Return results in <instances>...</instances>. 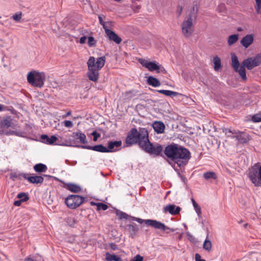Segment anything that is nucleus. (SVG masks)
Wrapping results in <instances>:
<instances>
[{"instance_id": "1", "label": "nucleus", "mask_w": 261, "mask_h": 261, "mask_svg": "<svg viewBox=\"0 0 261 261\" xmlns=\"http://www.w3.org/2000/svg\"><path fill=\"white\" fill-rule=\"evenodd\" d=\"M149 133L145 128H132L125 138L127 147L137 144L144 151L153 156L164 158V146L158 143H152L149 140Z\"/></svg>"}, {"instance_id": "31", "label": "nucleus", "mask_w": 261, "mask_h": 261, "mask_svg": "<svg viewBox=\"0 0 261 261\" xmlns=\"http://www.w3.org/2000/svg\"><path fill=\"white\" fill-rule=\"evenodd\" d=\"M90 204L91 205H96L97 206V210L100 211V210H103L106 211L108 208V206L105 203H95L93 201H91L90 202Z\"/></svg>"}, {"instance_id": "29", "label": "nucleus", "mask_w": 261, "mask_h": 261, "mask_svg": "<svg viewBox=\"0 0 261 261\" xmlns=\"http://www.w3.org/2000/svg\"><path fill=\"white\" fill-rule=\"evenodd\" d=\"M34 170L38 173L45 172L47 170V166L42 163H38L36 164L34 167Z\"/></svg>"}, {"instance_id": "63", "label": "nucleus", "mask_w": 261, "mask_h": 261, "mask_svg": "<svg viewBox=\"0 0 261 261\" xmlns=\"http://www.w3.org/2000/svg\"><path fill=\"white\" fill-rule=\"evenodd\" d=\"M178 175L181 177H182L181 175L180 174V173H178Z\"/></svg>"}, {"instance_id": "15", "label": "nucleus", "mask_w": 261, "mask_h": 261, "mask_svg": "<svg viewBox=\"0 0 261 261\" xmlns=\"http://www.w3.org/2000/svg\"><path fill=\"white\" fill-rule=\"evenodd\" d=\"M254 37L253 34L246 35L241 40L240 43L241 45L246 48H248L253 42Z\"/></svg>"}, {"instance_id": "19", "label": "nucleus", "mask_w": 261, "mask_h": 261, "mask_svg": "<svg viewBox=\"0 0 261 261\" xmlns=\"http://www.w3.org/2000/svg\"><path fill=\"white\" fill-rule=\"evenodd\" d=\"M13 119L11 116H7L3 119L0 122V126L3 129L12 127Z\"/></svg>"}, {"instance_id": "56", "label": "nucleus", "mask_w": 261, "mask_h": 261, "mask_svg": "<svg viewBox=\"0 0 261 261\" xmlns=\"http://www.w3.org/2000/svg\"><path fill=\"white\" fill-rule=\"evenodd\" d=\"M22 202H24V201H23V200H20V199H19V200H15V201L14 202L13 204H14V205H15V206H20V205L21 204V203H22Z\"/></svg>"}, {"instance_id": "55", "label": "nucleus", "mask_w": 261, "mask_h": 261, "mask_svg": "<svg viewBox=\"0 0 261 261\" xmlns=\"http://www.w3.org/2000/svg\"><path fill=\"white\" fill-rule=\"evenodd\" d=\"M195 257V261H206L205 260H204L203 259H201L200 255L198 253H196Z\"/></svg>"}, {"instance_id": "57", "label": "nucleus", "mask_w": 261, "mask_h": 261, "mask_svg": "<svg viewBox=\"0 0 261 261\" xmlns=\"http://www.w3.org/2000/svg\"><path fill=\"white\" fill-rule=\"evenodd\" d=\"M110 247L113 250H116L118 249L117 245L113 243H112L110 244Z\"/></svg>"}, {"instance_id": "17", "label": "nucleus", "mask_w": 261, "mask_h": 261, "mask_svg": "<svg viewBox=\"0 0 261 261\" xmlns=\"http://www.w3.org/2000/svg\"><path fill=\"white\" fill-rule=\"evenodd\" d=\"M164 210L165 212H168L172 215H176L179 214L181 208L174 204H169L164 207Z\"/></svg>"}, {"instance_id": "58", "label": "nucleus", "mask_w": 261, "mask_h": 261, "mask_svg": "<svg viewBox=\"0 0 261 261\" xmlns=\"http://www.w3.org/2000/svg\"><path fill=\"white\" fill-rule=\"evenodd\" d=\"M87 38L86 36H83V37H81L80 39V41H79L80 43L81 44L85 43Z\"/></svg>"}, {"instance_id": "52", "label": "nucleus", "mask_w": 261, "mask_h": 261, "mask_svg": "<svg viewBox=\"0 0 261 261\" xmlns=\"http://www.w3.org/2000/svg\"><path fill=\"white\" fill-rule=\"evenodd\" d=\"M225 6L224 4H221L219 5L218 10L219 12H224L225 10Z\"/></svg>"}, {"instance_id": "54", "label": "nucleus", "mask_w": 261, "mask_h": 261, "mask_svg": "<svg viewBox=\"0 0 261 261\" xmlns=\"http://www.w3.org/2000/svg\"><path fill=\"white\" fill-rule=\"evenodd\" d=\"M182 6L178 5L177 7V13H178V16H180L182 13Z\"/></svg>"}, {"instance_id": "24", "label": "nucleus", "mask_w": 261, "mask_h": 261, "mask_svg": "<svg viewBox=\"0 0 261 261\" xmlns=\"http://www.w3.org/2000/svg\"><path fill=\"white\" fill-rule=\"evenodd\" d=\"M105 62L106 58L104 56L98 58L96 61H95V59L94 58V65L95 66V68L100 70L105 65Z\"/></svg>"}, {"instance_id": "38", "label": "nucleus", "mask_w": 261, "mask_h": 261, "mask_svg": "<svg viewBox=\"0 0 261 261\" xmlns=\"http://www.w3.org/2000/svg\"><path fill=\"white\" fill-rule=\"evenodd\" d=\"M17 197L20 200H22L24 202H25L29 199L28 194L23 192L19 193L17 195Z\"/></svg>"}, {"instance_id": "4", "label": "nucleus", "mask_w": 261, "mask_h": 261, "mask_svg": "<svg viewBox=\"0 0 261 261\" xmlns=\"http://www.w3.org/2000/svg\"><path fill=\"white\" fill-rule=\"evenodd\" d=\"M261 63V54H258L255 56L248 58L242 62L240 76L243 80L247 79L246 71L245 68L248 70H251L253 68L259 66Z\"/></svg>"}, {"instance_id": "46", "label": "nucleus", "mask_w": 261, "mask_h": 261, "mask_svg": "<svg viewBox=\"0 0 261 261\" xmlns=\"http://www.w3.org/2000/svg\"><path fill=\"white\" fill-rule=\"evenodd\" d=\"M20 134V132H18L16 131H14V130L8 131V132H6V133H5V134L6 135H15L17 136H21Z\"/></svg>"}, {"instance_id": "49", "label": "nucleus", "mask_w": 261, "mask_h": 261, "mask_svg": "<svg viewBox=\"0 0 261 261\" xmlns=\"http://www.w3.org/2000/svg\"><path fill=\"white\" fill-rule=\"evenodd\" d=\"M63 123L64 125L68 128L72 127L73 125L72 122L70 120H65Z\"/></svg>"}, {"instance_id": "37", "label": "nucleus", "mask_w": 261, "mask_h": 261, "mask_svg": "<svg viewBox=\"0 0 261 261\" xmlns=\"http://www.w3.org/2000/svg\"><path fill=\"white\" fill-rule=\"evenodd\" d=\"M192 202L193 206L194 207V209L195 210V212H196L198 216L199 217H200L201 215V207L196 203V202L195 201V200L193 198L192 199Z\"/></svg>"}, {"instance_id": "59", "label": "nucleus", "mask_w": 261, "mask_h": 261, "mask_svg": "<svg viewBox=\"0 0 261 261\" xmlns=\"http://www.w3.org/2000/svg\"><path fill=\"white\" fill-rule=\"evenodd\" d=\"M24 261H37V260L33 257L29 256L25 258Z\"/></svg>"}, {"instance_id": "14", "label": "nucleus", "mask_w": 261, "mask_h": 261, "mask_svg": "<svg viewBox=\"0 0 261 261\" xmlns=\"http://www.w3.org/2000/svg\"><path fill=\"white\" fill-rule=\"evenodd\" d=\"M105 33L109 40L113 41L117 44H120L121 42L122 39L111 30H106Z\"/></svg>"}, {"instance_id": "26", "label": "nucleus", "mask_w": 261, "mask_h": 261, "mask_svg": "<svg viewBox=\"0 0 261 261\" xmlns=\"http://www.w3.org/2000/svg\"><path fill=\"white\" fill-rule=\"evenodd\" d=\"M67 190L71 192L78 193L82 190L81 187L73 183H68L66 185Z\"/></svg>"}, {"instance_id": "7", "label": "nucleus", "mask_w": 261, "mask_h": 261, "mask_svg": "<svg viewBox=\"0 0 261 261\" xmlns=\"http://www.w3.org/2000/svg\"><path fill=\"white\" fill-rule=\"evenodd\" d=\"M248 177L255 187L261 186V166L256 164L249 171Z\"/></svg>"}, {"instance_id": "20", "label": "nucleus", "mask_w": 261, "mask_h": 261, "mask_svg": "<svg viewBox=\"0 0 261 261\" xmlns=\"http://www.w3.org/2000/svg\"><path fill=\"white\" fill-rule=\"evenodd\" d=\"M41 141L44 143L53 145L57 140V138L55 136H51L49 138L47 135H42L40 137Z\"/></svg>"}, {"instance_id": "47", "label": "nucleus", "mask_w": 261, "mask_h": 261, "mask_svg": "<svg viewBox=\"0 0 261 261\" xmlns=\"http://www.w3.org/2000/svg\"><path fill=\"white\" fill-rule=\"evenodd\" d=\"M23 173H17L16 172H13L11 174V178L14 179L15 178H20L22 177L21 174Z\"/></svg>"}, {"instance_id": "5", "label": "nucleus", "mask_w": 261, "mask_h": 261, "mask_svg": "<svg viewBox=\"0 0 261 261\" xmlns=\"http://www.w3.org/2000/svg\"><path fill=\"white\" fill-rule=\"evenodd\" d=\"M28 83L34 87L41 88L45 80V75L43 72L33 70L29 72L27 75Z\"/></svg>"}, {"instance_id": "40", "label": "nucleus", "mask_w": 261, "mask_h": 261, "mask_svg": "<svg viewBox=\"0 0 261 261\" xmlns=\"http://www.w3.org/2000/svg\"><path fill=\"white\" fill-rule=\"evenodd\" d=\"M9 111L11 112L12 113H14V111H15V110L13 109L12 107H10L9 108L6 106H4L2 104H0V112L1 111Z\"/></svg>"}, {"instance_id": "30", "label": "nucleus", "mask_w": 261, "mask_h": 261, "mask_svg": "<svg viewBox=\"0 0 261 261\" xmlns=\"http://www.w3.org/2000/svg\"><path fill=\"white\" fill-rule=\"evenodd\" d=\"M106 259L107 261H123L120 257L109 252L106 253Z\"/></svg>"}, {"instance_id": "32", "label": "nucleus", "mask_w": 261, "mask_h": 261, "mask_svg": "<svg viewBox=\"0 0 261 261\" xmlns=\"http://www.w3.org/2000/svg\"><path fill=\"white\" fill-rule=\"evenodd\" d=\"M239 39V35L233 34L228 37V44L229 46H231L234 44Z\"/></svg>"}, {"instance_id": "23", "label": "nucleus", "mask_w": 261, "mask_h": 261, "mask_svg": "<svg viewBox=\"0 0 261 261\" xmlns=\"http://www.w3.org/2000/svg\"><path fill=\"white\" fill-rule=\"evenodd\" d=\"M65 222L70 227L75 228L78 225L79 221L74 217H68L65 219Z\"/></svg>"}, {"instance_id": "51", "label": "nucleus", "mask_w": 261, "mask_h": 261, "mask_svg": "<svg viewBox=\"0 0 261 261\" xmlns=\"http://www.w3.org/2000/svg\"><path fill=\"white\" fill-rule=\"evenodd\" d=\"M98 19H99V23L101 25H102L103 29H105V28H106V27H105L106 22L103 20L102 17L101 16H100V15L98 16Z\"/></svg>"}, {"instance_id": "22", "label": "nucleus", "mask_w": 261, "mask_h": 261, "mask_svg": "<svg viewBox=\"0 0 261 261\" xmlns=\"http://www.w3.org/2000/svg\"><path fill=\"white\" fill-rule=\"evenodd\" d=\"M121 144L122 142L121 141H114L109 142L107 148V149L109 150L108 152L116 151L117 149H115L114 148L115 147L118 148L120 147Z\"/></svg>"}, {"instance_id": "33", "label": "nucleus", "mask_w": 261, "mask_h": 261, "mask_svg": "<svg viewBox=\"0 0 261 261\" xmlns=\"http://www.w3.org/2000/svg\"><path fill=\"white\" fill-rule=\"evenodd\" d=\"M203 177L205 179L208 180V179H216L217 178V176L216 174V173L214 172L213 171H208L205 172L203 174Z\"/></svg>"}, {"instance_id": "43", "label": "nucleus", "mask_w": 261, "mask_h": 261, "mask_svg": "<svg viewBox=\"0 0 261 261\" xmlns=\"http://www.w3.org/2000/svg\"><path fill=\"white\" fill-rule=\"evenodd\" d=\"M88 45L90 47L95 46L96 44V41L93 37L90 36L88 38Z\"/></svg>"}, {"instance_id": "27", "label": "nucleus", "mask_w": 261, "mask_h": 261, "mask_svg": "<svg viewBox=\"0 0 261 261\" xmlns=\"http://www.w3.org/2000/svg\"><path fill=\"white\" fill-rule=\"evenodd\" d=\"M157 92L160 93L164 94L166 96H170L171 97H173L176 96L177 95H182L181 94L177 92L172 91L168 90H157Z\"/></svg>"}, {"instance_id": "42", "label": "nucleus", "mask_w": 261, "mask_h": 261, "mask_svg": "<svg viewBox=\"0 0 261 261\" xmlns=\"http://www.w3.org/2000/svg\"><path fill=\"white\" fill-rule=\"evenodd\" d=\"M115 25V22L112 21H109L106 22L105 24V29H103L105 30V31L106 32V30H110V29H112Z\"/></svg>"}, {"instance_id": "6", "label": "nucleus", "mask_w": 261, "mask_h": 261, "mask_svg": "<svg viewBox=\"0 0 261 261\" xmlns=\"http://www.w3.org/2000/svg\"><path fill=\"white\" fill-rule=\"evenodd\" d=\"M70 144H65V143H56V144L58 145L62 146H73L79 148H82L83 149H87L89 150H92L95 151L106 153L108 152L109 150L107 149L106 146H104L102 144H98L94 146H90V145H75V140H70L69 142Z\"/></svg>"}, {"instance_id": "11", "label": "nucleus", "mask_w": 261, "mask_h": 261, "mask_svg": "<svg viewBox=\"0 0 261 261\" xmlns=\"http://www.w3.org/2000/svg\"><path fill=\"white\" fill-rule=\"evenodd\" d=\"M193 21L194 20H189V19H187V20L184 21L182 23V33L186 38H189L193 34L194 30L193 24Z\"/></svg>"}, {"instance_id": "35", "label": "nucleus", "mask_w": 261, "mask_h": 261, "mask_svg": "<svg viewBox=\"0 0 261 261\" xmlns=\"http://www.w3.org/2000/svg\"><path fill=\"white\" fill-rule=\"evenodd\" d=\"M127 229L132 234H136L139 230L137 225L135 224H128L127 225Z\"/></svg>"}, {"instance_id": "21", "label": "nucleus", "mask_w": 261, "mask_h": 261, "mask_svg": "<svg viewBox=\"0 0 261 261\" xmlns=\"http://www.w3.org/2000/svg\"><path fill=\"white\" fill-rule=\"evenodd\" d=\"M152 127L154 132L158 134H162L164 132L165 126L162 121H155L153 123Z\"/></svg>"}, {"instance_id": "53", "label": "nucleus", "mask_w": 261, "mask_h": 261, "mask_svg": "<svg viewBox=\"0 0 261 261\" xmlns=\"http://www.w3.org/2000/svg\"><path fill=\"white\" fill-rule=\"evenodd\" d=\"M223 132L228 137V135H229L231 132V129L228 128H223L222 129Z\"/></svg>"}, {"instance_id": "3", "label": "nucleus", "mask_w": 261, "mask_h": 261, "mask_svg": "<svg viewBox=\"0 0 261 261\" xmlns=\"http://www.w3.org/2000/svg\"><path fill=\"white\" fill-rule=\"evenodd\" d=\"M116 214L119 217V219L120 220L123 219H125L126 220L129 219L130 220L136 221L140 224H142L144 222L146 224L148 225L151 226L153 228L159 229L163 231H166V230H168L171 232H174L175 231V229L170 228L166 226L164 223L155 220H143L139 218H137L135 217L129 216L126 213L119 210L116 211Z\"/></svg>"}, {"instance_id": "25", "label": "nucleus", "mask_w": 261, "mask_h": 261, "mask_svg": "<svg viewBox=\"0 0 261 261\" xmlns=\"http://www.w3.org/2000/svg\"><path fill=\"white\" fill-rule=\"evenodd\" d=\"M198 11V7L197 5L196 4L194 5L190 10V12L188 15V19H189V20H193L195 21L197 18Z\"/></svg>"}, {"instance_id": "18", "label": "nucleus", "mask_w": 261, "mask_h": 261, "mask_svg": "<svg viewBox=\"0 0 261 261\" xmlns=\"http://www.w3.org/2000/svg\"><path fill=\"white\" fill-rule=\"evenodd\" d=\"M71 137L75 140H79V142L82 144H85L87 143L86 135L81 131L73 132L71 135Z\"/></svg>"}, {"instance_id": "2", "label": "nucleus", "mask_w": 261, "mask_h": 261, "mask_svg": "<svg viewBox=\"0 0 261 261\" xmlns=\"http://www.w3.org/2000/svg\"><path fill=\"white\" fill-rule=\"evenodd\" d=\"M163 153L164 159L172 161L179 167H185L191 157V153L187 148L174 143L166 146Z\"/></svg>"}, {"instance_id": "16", "label": "nucleus", "mask_w": 261, "mask_h": 261, "mask_svg": "<svg viewBox=\"0 0 261 261\" xmlns=\"http://www.w3.org/2000/svg\"><path fill=\"white\" fill-rule=\"evenodd\" d=\"M231 66L234 69V70L238 72L239 75H240L241 73V65L240 66L238 58L234 54H231Z\"/></svg>"}, {"instance_id": "41", "label": "nucleus", "mask_w": 261, "mask_h": 261, "mask_svg": "<svg viewBox=\"0 0 261 261\" xmlns=\"http://www.w3.org/2000/svg\"><path fill=\"white\" fill-rule=\"evenodd\" d=\"M255 9L257 14H259L260 10H261V0H255Z\"/></svg>"}, {"instance_id": "34", "label": "nucleus", "mask_w": 261, "mask_h": 261, "mask_svg": "<svg viewBox=\"0 0 261 261\" xmlns=\"http://www.w3.org/2000/svg\"><path fill=\"white\" fill-rule=\"evenodd\" d=\"M213 63L214 64V69L216 71H218L221 67V59L218 56H215L213 59Z\"/></svg>"}, {"instance_id": "13", "label": "nucleus", "mask_w": 261, "mask_h": 261, "mask_svg": "<svg viewBox=\"0 0 261 261\" xmlns=\"http://www.w3.org/2000/svg\"><path fill=\"white\" fill-rule=\"evenodd\" d=\"M228 137L235 138L240 143H247L250 139V136L247 133L240 132L237 135L231 136L228 135Z\"/></svg>"}, {"instance_id": "64", "label": "nucleus", "mask_w": 261, "mask_h": 261, "mask_svg": "<svg viewBox=\"0 0 261 261\" xmlns=\"http://www.w3.org/2000/svg\"><path fill=\"white\" fill-rule=\"evenodd\" d=\"M0 134H2V131L0 130Z\"/></svg>"}, {"instance_id": "48", "label": "nucleus", "mask_w": 261, "mask_h": 261, "mask_svg": "<svg viewBox=\"0 0 261 261\" xmlns=\"http://www.w3.org/2000/svg\"><path fill=\"white\" fill-rule=\"evenodd\" d=\"M186 235H187V238L191 242H195V237L192 234L190 233V232H186Z\"/></svg>"}, {"instance_id": "60", "label": "nucleus", "mask_w": 261, "mask_h": 261, "mask_svg": "<svg viewBox=\"0 0 261 261\" xmlns=\"http://www.w3.org/2000/svg\"><path fill=\"white\" fill-rule=\"evenodd\" d=\"M239 133H240V131H237L234 129H231V132H230L229 135L233 136V135H234V136H236Z\"/></svg>"}, {"instance_id": "50", "label": "nucleus", "mask_w": 261, "mask_h": 261, "mask_svg": "<svg viewBox=\"0 0 261 261\" xmlns=\"http://www.w3.org/2000/svg\"><path fill=\"white\" fill-rule=\"evenodd\" d=\"M143 257L139 254H137L130 261H143Z\"/></svg>"}, {"instance_id": "8", "label": "nucleus", "mask_w": 261, "mask_h": 261, "mask_svg": "<svg viewBox=\"0 0 261 261\" xmlns=\"http://www.w3.org/2000/svg\"><path fill=\"white\" fill-rule=\"evenodd\" d=\"M85 197L78 195H69L65 199V203L70 209H75L84 202Z\"/></svg>"}, {"instance_id": "36", "label": "nucleus", "mask_w": 261, "mask_h": 261, "mask_svg": "<svg viewBox=\"0 0 261 261\" xmlns=\"http://www.w3.org/2000/svg\"><path fill=\"white\" fill-rule=\"evenodd\" d=\"M212 245L211 242L210 240L206 239L203 244V249L207 251L210 252L212 250Z\"/></svg>"}, {"instance_id": "44", "label": "nucleus", "mask_w": 261, "mask_h": 261, "mask_svg": "<svg viewBox=\"0 0 261 261\" xmlns=\"http://www.w3.org/2000/svg\"><path fill=\"white\" fill-rule=\"evenodd\" d=\"M21 16H22V12H18L15 13V14H14L12 16V18L16 22H19L21 18Z\"/></svg>"}, {"instance_id": "45", "label": "nucleus", "mask_w": 261, "mask_h": 261, "mask_svg": "<svg viewBox=\"0 0 261 261\" xmlns=\"http://www.w3.org/2000/svg\"><path fill=\"white\" fill-rule=\"evenodd\" d=\"M91 135L93 136V140L94 141H96L98 138L100 137V134L98 133H97L96 130L93 131L91 133Z\"/></svg>"}, {"instance_id": "12", "label": "nucleus", "mask_w": 261, "mask_h": 261, "mask_svg": "<svg viewBox=\"0 0 261 261\" xmlns=\"http://www.w3.org/2000/svg\"><path fill=\"white\" fill-rule=\"evenodd\" d=\"M21 176L23 178L25 179H27L28 181L31 183L36 185H41L44 181L43 176L51 177L50 175H48L46 174H43L42 176L39 175H33L28 176V174L26 173H23L21 174Z\"/></svg>"}, {"instance_id": "39", "label": "nucleus", "mask_w": 261, "mask_h": 261, "mask_svg": "<svg viewBox=\"0 0 261 261\" xmlns=\"http://www.w3.org/2000/svg\"><path fill=\"white\" fill-rule=\"evenodd\" d=\"M251 120L254 122H261V112L254 115L252 117Z\"/></svg>"}, {"instance_id": "28", "label": "nucleus", "mask_w": 261, "mask_h": 261, "mask_svg": "<svg viewBox=\"0 0 261 261\" xmlns=\"http://www.w3.org/2000/svg\"><path fill=\"white\" fill-rule=\"evenodd\" d=\"M147 84L153 87H157L161 85L160 81L155 77L149 76L147 80Z\"/></svg>"}, {"instance_id": "9", "label": "nucleus", "mask_w": 261, "mask_h": 261, "mask_svg": "<svg viewBox=\"0 0 261 261\" xmlns=\"http://www.w3.org/2000/svg\"><path fill=\"white\" fill-rule=\"evenodd\" d=\"M139 62L145 68H147L150 71H155L157 73H166V70L161 65H159L156 61H148L144 59H139Z\"/></svg>"}, {"instance_id": "61", "label": "nucleus", "mask_w": 261, "mask_h": 261, "mask_svg": "<svg viewBox=\"0 0 261 261\" xmlns=\"http://www.w3.org/2000/svg\"><path fill=\"white\" fill-rule=\"evenodd\" d=\"M71 112L69 111L67 113H66V114H65L63 116V118H66L67 116H70L71 115Z\"/></svg>"}, {"instance_id": "62", "label": "nucleus", "mask_w": 261, "mask_h": 261, "mask_svg": "<svg viewBox=\"0 0 261 261\" xmlns=\"http://www.w3.org/2000/svg\"><path fill=\"white\" fill-rule=\"evenodd\" d=\"M243 29L241 27H239L237 28V31L238 32H242L243 31Z\"/></svg>"}, {"instance_id": "10", "label": "nucleus", "mask_w": 261, "mask_h": 261, "mask_svg": "<svg viewBox=\"0 0 261 261\" xmlns=\"http://www.w3.org/2000/svg\"><path fill=\"white\" fill-rule=\"evenodd\" d=\"M94 63V57H90L87 62V65L88 67L87 75L90 81L95 82H97L98 79L99 70L95 68Z\"/></svg>"}]
</instances>
